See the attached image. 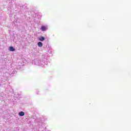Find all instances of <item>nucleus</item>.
<instances>
[{
  "label": "nucleus",
  "mask_w": 131,
  "mask_h": 131,
  "mask_svg": "<svg viewBox=\"0 0 131 131\" xmlns=\"http://www.w3.org/2000/svg\"><path fill=\"white\" fill-rule=\"evenodd\" d=\"M41 29L42 31H46L47 30V27L43 26L41 27Z\"/></svg>",
  "instance_id": "obj_1"
},
{
  "label": "nucleus",
  "mask_w": 131,
  "mask_h": 131,
  "mask_svg": "<svg viewBox=\"0 0 131 131\" xmlns=\"http://www.w3.org/2000/svg\"><path fill=\"white\" fill-rule=\"evenodd\" d=\"M18 115L19 116H24V115H25V113L24 112H20L19 113Z\"/></svg>",
  "instance_id": "obj_2"
},
{
  "label": "nucleus",
  "mask_w": 131,
  "mask_h": 131,
  "mask_svg": "<svg viewBox=\"0 0 131 131\" xmlns=\"http://www.w3.org/2000/svg\"><path fill=\"white\" fill-rule=\"evenodd\" d=\"M45 38L43 36H41L39 38V40H40V41H43V40H45Z\"/></svg>",
  "instance_id": "obj_3"
},
{
  "label": "nucleus",
  "mask_w": 131,
  "mask_h": 131,
  "mask_svg": "<svg viewBox=\"0 0 131 131\" xmlns=\"http://www.w3.org/2000/svg\"><path fill=\"white\" fill-rule=\"evenodd\" d=\"M38 47L41 48V47H42V42H38Z\"/></svg>",
  "instance_id": "obj_4"
},
{
  "label": "nucleus",
  "mask_w": 131,
  "mask_h": 131,
  "mask_svg": "<svg viewBox=\"0 0 131 131\" xmlns=\"http://www.w3.org/2000/svg\"><path fill=\"white\" fill-rule=\"evenodd\" d=\"M9 49L11 52H14V51H15V48L12 46H11Z\"/></svg>",
  "instance_id": "obj_5"
}]
</instances>
